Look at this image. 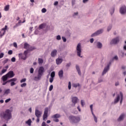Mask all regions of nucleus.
Returning a JSON list of instances; mask_svg holds the SVG:
<instances>
[{"instance_id":"obj_1","label":"nucleus","mask_w":126,"mask_h":126,"mask_svg":"<svg viewBox=\"0 0 126 126\" xmlns=\"http://www.w3.org/2000/svg\"><path fill=\"white\" fill-rule=\"evenodd\" d=\"M24 49L27 50L26 51H25L24 52V55L23 54H19V58L25 60L28 58V54L29 53V52H31L33 50H35V48L34 47L31 46L28 43H25L24 44Z\"/></svg>"},{"instance_id":"obj_2","label":"nucleus","mask_w":126,"mask_h":126,"mask_svg":"<svg viewBox=\"0 0 126 126\" xmlns=\"http://www.w3.org/2000/svg\"><path fill=\"white\" fill-rule=\"evenodd\" d=\"M0 118L7 121L11 119L12 114L11 111L6 109L5 111H3L0 113Z\"/></svg>"},{"instance_id":"obj_3","label":"nucleus","mask_w":126,"mask_h":126,"mask_svg":"<svg viewBox=\"0 0 126 126\" xmlns=\"http://www.w3.org/2000/svg\"><path fill=\"white\" fill-rule=\"evenodd\" d=\"M44 72H45V68L43 66H40L39 69H38L37 75L34 77L33 80L35 81H38L41 80V78L43 76Z\"/></svg>"},{"instance_id":"obj_4","label":"nucleus","mask_w":126,"mask_h":126,"mask_svg":"<svg viewBox=\"0 0 126 126\" xmlns=\"http://www.w3.org/2000/svg\"><path fill=\"white\" fill-rule=\"evenodd\" d=\"M70 123H73V124H76L79 123L80 121V117L79 116H76L71 115L68 118Z\"/></svg>"},{"instance_id":"obj_5","label":"nucleus","mask_w":126,"mask_h":126,"mask_svg":"<svg viewBox=\"0 0 126 126\" xmlns=\"http://www.w3.org/2000/svg\"><path fill=\"white\" fill-rule=\"evenodd\" d=\"M120 94H117L116 98L114 99V103L116 104L119 102L120 101V98L121 97L120 104H122L123 100V94L122 92H120Z\"/></svg>"},{"instance_id":"obj_6","label":"nucleus","mask_w":126,"mask_h":126,"mask_svg":"<svg viewBox=\"0 0 126 126\" xmlns=\"http://www.w3.org/2000/svg\"><path fill=\"white\" fill-rule=\"evenodd\" d=\"M48 111L49 109L48 107L45 108L44 114L43 115V120L46 121L48 117Z\"/></svg>"},{"instance_id":"obj_7","label":"nucleus","mask_w":126,"mask_h":126,"mask_svg":"<svg viewBox=\"0 0 126 126\" xmlns=\"http://www.w3.org/2000/svg\"><path fill=\"white\" fill-rule=\"evenodd\" d=\"M76 50H77V54L79 57L82 58V56H81V46L80 43H78V45H77L76 47Z\"/></svg>"},{"instance_id":"obj_8","label":"nucleus","mask_w":126,"mask_h":126,"mask_svg":"<svg viewBox=\"0 0 126 126\" xmlns=\"http://www.w3.org/2000/svg\"><path fill=\"white\" fill-rule=\"evenodd\" d=\"M61 117V115L59 114H56L52 116V118L54 119L53 121L56 123H58L59 122V120L58 119V118Z\"/></svg>"},{"instance_id":"obj_9","label":"nucleus","mask_w":126,"mask_h":126,"mask_svg":"<svg viewBox=\"0 0 126 126\" xmlns=\"http://www.w3.org/2000/svg\"><path fill=\"white\" fill-rule=\"evenodd\" d=\"M5 75L7 76L8 77H9V78H12L14 77L15 74H14L13 71H9Z\"/></svg>"},{"instance_id":"obj_10","label":"nucleus","mask_w":126,"mask_h":126,"mask_svg":"<svg viewBox=\"0 0 126 126\" xmlns=\"http://www.w3.org/2000/svg\"><path fill=\"white\" fill-rule=\"evenodd\" d=\"M103 30H102V29L99 30L96 32H94V33L92 34L91 37L96 36L97 35L102 34L103 33Z\"/></svg>"},{"instance_id":"obj_11","label":"nucleus","mask_w":126,"mask_h":126,"mask_svg":"<svg viewBox=\"0 0 126 126\" xmlns=\"http://www.w3.org/2000/svg\"><path fill=\"white\" fill-rule=\"evenodd\" d=\"M42 112L38 110H35V115L37 118H40L42 116Z\"/></svg>"},{"instance_id":"obj_12","label":"nucleus","mask_w":126,"mask_h":126,"mask_svg":"<svg viewBox=\"0 0 126 126\" xmlns=\"http://www.w3.org/2000/svg\"><path fill=\"white\" fill-rule=\"evenodd\" d=\"M7 26L6 25V26H5V28H3L1 29V31H3V32H0V37L3 36L5 34V32L7 31Z\"/></svg>"},{"instance_id":"obj_13","label":"nucleus","mask_w":126,"mask_h":126,"mask_svg":"<svg viewBox=\"0 0 126 126\" xmlns=\"http://www.w3.org/2000/svg\"><path fill=\"white\" fill-rule=\"evenodd\" d=\"M110 64H108L106 67H105L103 71H102V75L105 74L109 70Z\"/></svg>"},{"instance_id":"obj_14","label":"nucleus","mask_w":126,"mask_h":126,"mask_svg":"<svg viewBox=\"0 0 126 126\" xmlns=\"http://www.w3.org/2000/svg\"><path fill=\"white\" fill-rule=\"evenodd\" d=\"M120 12L121 14H124L126 13V7L125 6H123L120 8Z\"/></svg>"},{"instance_id":"obj_15","label":"nucleus","mask_w":126,"mask_h":126,"mask_svg":"<svg viewBox=\"0 0 126 126\" xmlns=\"http://www.w3.org/2000/svg\"><path fill=\"white\" fill-rule=\"evenodd\" d=\"M120 42V39L119 37L115 38L114 39L112 40V44H117Z\"/></svg>"},{"instance_id":"obj_16","label":"nucleus","mask_w":126,"mask_h":126,"mask_svg":"<svg viewBox=\"0 0 126 126\" xmlns=\"http://www.w3.org/2000/svg\"><path fill=\"white\" fill-rule=\"evenodd\" d=\"M126 116V115L125 114H122L120 116L119 118L118 119V121L120 122L122 121L124 119V118H125Z\"/></svg>"},{"instance_id":"obj_17","label":"nucleus","mask_w":126,"mask_h":126,"mask_svg":"<svg viewBox=\"0 0 126 126\" xmlns=\"http://www.w3.org/2000/svg\"><path fill=\"white\" fill-rule=\"evenodd\" d=\"M57 51L56 49H54L53 51L51 52V56L52 57H55L57 55Z\"/></svg>"},{"instance_id":"obj_18","label":"nucleus","mask_w":126,"mask_h":126,"mask_svg":"<svg viewBox=\"0 0 126 126\" xmlns=\"http://www.w3.org/2000/svg\"><path fill=\"white\" fill-rule=\"evenodd\" d=\"M77 101H78L77 97H73L72 98V103L74 104V105H75V104L77 103Z\"/></svg>"},{"instance_id":"obj_19","label":"nucleus","mask_w":126,"mask_h":126,"mask_svg":"<svg viewBox=\"0 0 126 126\" xmlns=\"http://www.w3.org/2000/svg\"><path fill=\"white\" fill-rule=\"evenodd\" d=\"M8 78H9L8 77H7V76L6 75H4L2 77L1 80H2V81H3V82H5V81H6L8 80Z\"/></svg>"},{"instance_id":"obj_20","label":"nucleus","mask_w":126,"mask_h":126,"mask_svg":"<svg viewBox=\"0 0 126 126\" xmlns=\"http://www.w3.org/2000/svg\"><path fill=\"white\" fill-rule=\"evenodd\" d=\"M76 69L77 71H78V74L80 76H81V72L80 68H79V66L77 64L76 65Z\"/></svg>"},{"instance_id":"obj_21","label":"nucleus","mask_w":126,"mask_h":126,"mask_svg":"<svg viewBox=\"0 0 126 126\" xmlns=\"http://www.w3.org/2000/svg\"><path fill=\"white\" fill-rule=\"evenodd\" d=\"M63 59H56V63L59 65L62 63Z\"/></svg>"},{"instance_id":"obj_22","label":"nucleus","mask_w":126,"mask_h":126,"mask_svg":"<svg viewBox=\"0 0 126 126\" xmlns=\"http://www.w3.org/2000/svg\"><path fill=\"white\" fill-rule=\"evenodd\" d=\"M17 80V78H12V79H10L8 81H6V82H7V83H9V82H16Z\"/></svg>"},{"instance_id":"obj_23","label":"nucleus","mask_w":126,"mask_h":126,"mask_svg":"<svg viewBox=\"0 0 126 126\" xmlns=\"http://www.w3.org/2000/svg\"><path fill=\"white\" fill-rule=\"evenodd\" d=\"M58 75L59 76V77L62 78L63 77V70H61L58 72Z\"/></svg>"},{"instance_id":"obj_24","label":"nucleus","mask_w":126,"mask_h":126,"mask_svg":"<svg viewBox=\"0 0 126 126\" xmlns=\"http://www.w3.org/2000/svg\"><path fill=\"white\" fill-rule=\"evenodd\" d=\"M10 9V5H6L5 7H4V10L5 11H8Z\"/></svg>"},{"instance_id":"obj_25","label":"nucleus","mask_w":126,"mask_h":126,"mask_svg":"<svg viewBox=\"0 0 126 126\" xmlns=\"http://www.w3.org/2000/svg\"><path fill=\"white\" fill-rule=\"evenodd\" d=\"M97 47L99 49L101 48L102 47V43L99 42H97Z\"/></svg>"},{"instance_id":"obj_26","label":"nucleus","mask_w":126,"mask_h":126,"mask_svg":"<svg viewBox=\"0 0 126 126\" xmlns=\"http://www.w3.org/2000/svg\"><path fill=\"white\" fill-rule=\"evenodd\" d=\"M32 123V121L31 119H29L28 121L26 122V124H28V126H31V123Z\"/></svg>"},{"instance_id":"obj_27","label":"nucleus","mask_w":126,"mask_h":126,"mask_svg":"<svg viewBox=\"0 0 126 126\" xmlns=\"http://www.w3.org/2000/svg\"><path fill=\"white\" fill-rule=\"evenodd\" d=\"M38 64H42L43 63V60L42 59L38 58Z\"/></svg>"},{"instance_id":"obj_28","label":"nucleus","mask_w":126,"mask_h":126,"mask_svg":"<svg viewBox=\"0 0 126 126\" xmlns=\"http://www.w3.org/2000/svg\"><path fill=\"white\" fill-rule=\"evenodd\" d=\"M7 69H3L2 70L1 72H0V75H2V74H3L5 72L7 71Z\"/></svg>"},{"instance_id":"obj_29","label":"nucleus","mask_w":126,"mask_h":126,"mask_svg":"<svg viewBox=\"0 0 126 126\" xmlns=\"http://www.w3.org/2000/svg\"><path fill=\"white\" fill-rule=\"evenodd\" d=\"M45 26H46V24H44V23L42 24L41 25H40L39 26V29H42L44 28Z\"/></svg>"},{"instance_id":"obj_30","label":"nucleus","mask_w":126,"mask_h":126,"mask_svg":"<svg viewBox=\"0 0 126 126\" xmlns=\"http://www.w3.org/2000/svg\"><path fill=\"white\" fill-rule=\"evenodd\" d=\"M55 77V71H53L51 73V77L54 78V77Z\"/></svg>"},{"instance_id":"obj_31","label":"nucleus","mask_w":126,"mask_h":126,"mask_svg":"<svg viewBox=\"0 0 126 126\" xmlns=\"http://www.w3.org/2000/svg\"><path fill=\"white\" fill-rule=\"evenodd\" d=\"M10 92V89H7L5 90V93L4 94H8Z\"/></svg>"},{"instance_id":"obj_32","label":"nucleus","mask_w":126,"mask_h":126,"mask_svg":"<svg viewBox=\"0 0 126 126\" xmlns=\"http://www.w3.org/2000/svg\"><path fill=\"white\" fill-rule=\"evenodd\" d=\"M92 115H94V120L95 122L97 123V119L96 117L94 115V113H92Z\"/></svg>"},{"instance_id":"obj_33","label":"nucleus","mask_w":126,"mask_h":126,"mask_svg":"<svg viewBox=\"0 0 126 126\" xmlns=\"http://www.w3.org/2000/svg\"><path fill=\"white\" fill-rule=\"evenodd\" d=\"M73 86L74 88H77L78 87H79V83L73 84Z\"/></svg>"},{"instance_id":"obj_34","label":"nucleus","mask_w":126,"mask_h":126,"mask_svg":"<svg viewBox=\"0 0 126 126\" xmlns=\"http://www.w3.org/2000/svg\"><path fill=\"white\" fill-rule=\"evenodd\" d=\"M119 60V58L118 56H115L112 59V60H115V61H118Z\"/></svg>"},{"instance_id":"obj_35","label":"nucleus","mask_w":126,"mask_h":126,"mask_svg":"<svg viewBox=\"0 0 126 126\" xmlns=\"http://www.w3.org/2000/svg\"><path fill=\"white\" fill-rule=\"evenodd\" d=\"M15 82L16 81H12L10 83L11 86H13L16 85V83H15Z\"/></svg>"},{"instance_id":"obj_36","label":"nucleus","mask_w":126,"mask_h":126,"mask_svg":"<svg viewBox=\"0 0 126 126\" xmlns=\"http://www.w3.org/2000/svg\"><path fill=\"white\" fill-rule=\"evenodd\" d=\"M90 108H91L92 113L93 114V105L91 104V106H90Z\"/></svg>"},{"instance_id":"obj_37","label":"nucleus","mask_w":126,"mask_h":126,"mask_svg":"<svg viewBox=\"0 0 126 126\" xmlns=\"http://www.w3.org/2000/svg\"><path fill=\"white\" fill-rule=\"evenodd\" d=\"M26 78H24V79H22L21 81H20V82L21 83H24V82H26Z\"/></svg>"},{"instance_id":"obj_38","label":"nucleus","mask_w":126,"mask_h":126,"mask_svg":"<svg viewBox=\"0 0 126 126\" xmlns=\"http://www.w3.org/2000/svg\"><path fill=\"white\" fill-rule=\"evenodd\" d=\"M21 86L22 88L25 87L27 86V83H24L23 84H22Z\"/></svg>"},{"instance_id":"obj_39","label":"nucleus","mask_w":126,"mask_h":126,"mask_svg":"<svg viewBox=\"0 0 126 126\" xmlns=\"http://www.w3.org/2000/svg\"><path fill=\"white\" fill-rule=\"evenodd\" d=\"M41 12H42V13L46 12V9L45 8H43V9H42Z\"/></svg>"},{"instance_id":"obj_40","label":"nucleus","mask_w":126,"mask_h":126,"mask_svg":"<svg viewBox=\"0 0 126 126\" xmlns=\"http://www.w3.org/2000/svg\"><path fill=\"white\" fill-rule=\"evenodd\" d=\"M33 71H34L33 68L32 67H31V69H30V73L31 74H33Z\"/></svg>"},{"instance_id":"obj_41","label":"nucleus","mask_w":126,"mask_h":126,"mask_svg":"<svg viewBox=\"0 0 126 126\" xmlns=\"http://www.w3.org/2000/svg\"><path fill=\"white\" fill-rule=\"evenodd\" d=\"M71 88V82H69V83H68V89L70 90Z\"/></svg>"},{"instance_id":"obj_42","label":"nucleus","mask_w":126,"mask_h":126,"mask_svg":"<svg viewBox=\"0 0 126 126\" xmlns=\"http://www.w3.org/2000/svg\"><path fill=\"white\" fill-rule=\"evenodd\" d=\"M8 61H9L8 59H5V60L3 61V63L4 64L7 63V62H8Z\"/></svg>"},{"instance_id":"obj_43","label":"nucleus","mask_w":126,"mask_h":126,"mask_svg":"<svg viewBox=\"0 0 126 126\" xmlns=\"http://www.w3.org/2000/svg\"><path fill=\"white\" fill-rule=\"evenodd\" d=\"M57 39L58 40H60L61 39V36L60 35H57Z\"/></svg>"},{"instance_id":"obj_44","label":"nucleus","mask_w":126,"mask_h":126,"mask_svg":"<svg viewBox=\"0 0 126 126\" xmlns=\"http://www.w3.org/2000/svg\"><path fill=\"white\" fill-rule=\"evenodd\" d=\"M41 126H49L46 125L45 122H43V123H42Z\"/></svg>"},{"instance_id":"obj_45","label":"nucleus","mask_w":126,"mask_h":126,"mask_svg":"<svg viewBox=\"0 0 126 126\" xmlns=\"http://www.w3.org/2000/svg\"><path fill=\"white\" fill-rule=\"evenodd\" d=\"M53 89V86L52 85H51V86H50L49 87V91H51Z\"/></svg>"},{"instance_id":"obj_46","label":"nucleus","mask_w":126,"mask_h":126,"mask_svg":"<svg viewBox=\"0 0 126 126\" xmlns=\"http://www.w3.org/2000/svg\"><path fill=\"white\" fill-rule=\"evenodd\" d=\"M11 61H12V62L14 63L16 61L15 58V57L12 58Z\"/></svg>"},{"instance_id":"obj_47","label":"nucleus","mask_w":126,"mask_h":126,"mask_svg":"<svg viewBox=\"0 0 126 126\" xmlns=\"http://www.w3.org/2000/svg\"><path fill=\"white\" fill-rule=\"evenodd\" d=\"M8 54L9 55H11L12 54V50H9L8 52Z\"/></svg>"},{"instance_id":"obj_48","label":"nucleus","mask_w":126,"mask_h":126,"mask_svg":"<svg viewBox=\"0 0 126 126\" xmlns=\"http://www.w3.org/2000/svg\"><path fill=\"white\" fill-rule=\"evenodd\" d=\"M54 78H50L49 81L51 83H52L53 82Z\"/></svg>"},{"instance_id":"obj_49","label":"nucleus","mask_w":126,"mask_h":126,"mask_svg":"<svg viewBox=\"0 0 126 126\" xmlns=\"http://www.w3.org/2000/svg\"><path fill=\"white\" fill-rule=\"evenodd\" d=\"M13 47H14L15 48H17V43H13Z\"/></svg>"},{"instance_id":"obj_50","label":"nucleus","mask_w":126,"mask_h":126,"mask_svg":"<svg viewBox=\"0 0 126 126\" xmlns=\"http://www.w3.org/2000/svg\"><path fill=\"white\" fill-rule=\"evenodd\" d=\"M4 57V54L3 53H0V59L3 58Z\"/></svg>"},{"instance_id":"obj_51","label":"nucleus","mask_w":126,"mask_h":126,"mask_svg":"<svg viewBox=\"0 0 126 126\" xmlns=\"http://www.w3.org/2000/svg\"><path fill=\"white\" fill-rule=\"evenodd\" d=\"M19 26V24H16L15 26H13V29L16 28L17 27Z\"/></svg>"},{"instance_id":"obj_52","label":"nucleus","mask_w":126,"mask_h":126,"mask_svg":"<svg viewBox=\"0 0 126 126\" xmlns=\"http://www.w3.org/2000/svg\"><path fill=\"white\" fill-rule=\"evenodd\" d=\"M10 100H11V99L10 98H8V99H6L5 102V103H8Z\"/></svg>"},{"instance_id":"obj_53","label":"nucleus","mask_w":126,"mask_h":126,"mask_svg":"<svg viewBox=\"0 0 126 126\" xmlns=\"http://www.w3.org/2000/svg\"><path fill=\"white\" fill-rule=\"evenodd\" d=\"M81 105L82 107H84L85 105L83 100H81Z\"/></svg>"},{"instance_id":"obj_54","label":"nucleus","mask_w":126,"mask_h":126,"mask_svg":"<svg viewBox=\"0 0 126 126\" xmlns=\"http://www.w3.org/2000/svg\"><path fill=\"white\" fill-rule=\"evenodd\" d=\"M62 39L63 40L64 42H65L66 41V39L65 37H62Z\"/></svg>"},{"instance_id":"obj_55","label":"nucleus","mask_w":126,"mask_h":126,"mask_svg":"<svg viewBox=\"0 0 126 126\" xmlns=\"http://www.w3.org/2000/svg\"><path fill=\"white\" fill-rule=\"evenodd\" d=\"M71 66V63H68L66 64V67H69Z\"/></svg>"},{"instance_id":"obj_56","label":"nucleus","mask_w":126,"mask_h":126,"mask_svg":"<svg viewBox=\"0 0 126 126\" xmlns=\"http://www.w3.org/2000/svg\"><path fill=\"white\" fill-rule=\"evenodd\" d=\"M94 41V38H91V40H90V42H91V43H93Z\"/></svg>"},{"instance_id":"obj_57","label":"nucleus","mask_w":126,"mask_h":126,"mask_svg":"<svg viewBox=\"0 0 126 126\" xmlns=\"http://www.w3.org/2000/svg\"><path fill=\"white\" fill-rule=\"evenodd\" d=\"M110 29H111V27L110 26L108 27L107 29V32H109L110 31Z\"/></svg>"},{"instance_id":"obj_58","label":"nucleus","mask_w":126,"mask_h":126,"mask_svg":"<svg viewBox=\"0 0 126 126\" xmlns=\"http://www.w3.org/2000/svg\"><path fill=\"white\" fill-rule=\"evenodd\" d=\"M39 121H40V118H37L36 122L39 123Z\"/></svg>"},{"instance_id":"obj_59","label":"nucleus","mask_w":126,"mask_h":126,"mask_svg":"<svg viewBox=\"0 0 126 126\" xmlns=\"http://www.w3.org/2000/svg\"><path fill=\"white\" fill-rule=\"evenodd\" d=\"M9 66L8 65H6V66H5V67H4V69H6L7 70V69L8 68Z\"/></svg>"},{"instance_id":"obj_60","label":"nucleus","mask_w":126,"mask_h":126,"mask_svg":"<svg viewBox=\"0 0 126 126\" xmlns=\"http://www.w3.org/2000/svg\"><path fill=\"white\" fill-rule=\"evenodd\" d=\"M58 4V1H56L54 2V5H57Z\"/></svg>"},{"instance_id":"obj_61","label":"nucleus","mask_w":126,"mask_h":126,"mask_svg":"<svg viewBox=\"0 0 126 126\" xmlns=\"http://www.w3.org/2000/svg\"><path fill=\"white\" fill-rule=\"evenodd\" d=\"M89 0H83V3H86Z\"/></svg>"},{"instance_id":"obj_62","label":"nucleus","mask_w":126,"mask_h":126,"mask_svg":"<svg viewBox=\"0 0 126 126\" xmlns=\"http://www.w3.org/2000/svg\"><path fill=\"white\" fill-rule=\"evenodd\" d=\"M7 84L6 82H3V83H2V85H6Z\"/></svg>"},{"instance_id":"obj_63","label":"nucleus","mask_w":126,"mask_h":126,"mask_svg":"<svg viewBox=\"0 0 126 126\" xmlns=\"http://www.w3.org/2000/svg\"><path fill=\"white\" fill-rule=\"evenodd\" d=\"M126 68V66H122V69H125Z\"/></svg>"},{"instance_id":"obj_64","label":"nucleus","mask_w":126,"mask_h":126,"mask_svg":"<svg viewBox=\"0 0 126 126\" xmlns=\"http://www.w3.org/2000/svg\"><path fill=\"white\" fill-rule=\"evenodd\" d=\"M124 49L125 50H126V45H124Z\"/></svg>"}]
</instances>
